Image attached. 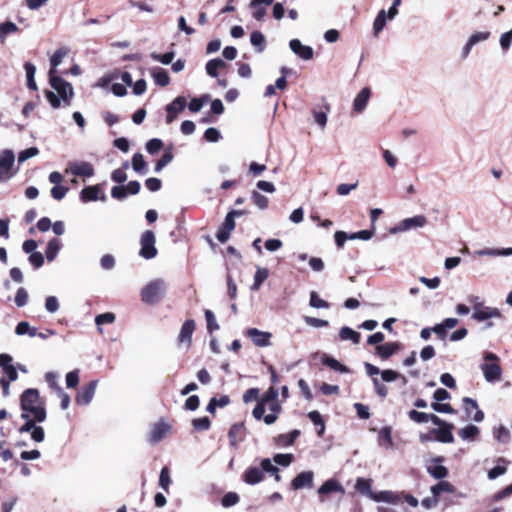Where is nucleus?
<instances>
[{
  "mask_svg": "<svg viewBox=\"0 0 512 512\" xmlns=\"http://www.w3.org/2000/svg\"><path fill=\"white\" fill-rule=\"evenodd\" d=\"M464 410L468 417H471L472 410H476L475 414L473 415V420L475 422H481L484 419V413L482 410L479 409L478 403L476 400L470 398V397H464L463 400Z\"/></svg>",
  "mask_w": 512,
  "mask_h": 512,
  "instance_id": "412c9836",
  "label": "nucleus"
},
{
  "mask_svg": "<svg viewBox=\"0 0 512 512\" xmlns=\"http://www.w3.org/2000/svg\"><path fill=\"white\" fill-rule=\"evenodd\" d=\"M70 171L75 176L92 177L94 175V167L89 162H78L70 167Z\"/></svg>",
  "mask_w": 512,
  "mask_h": 512,
  "instance_id": "5701e85b",
  "label": "nucleus"
},
{
  "mask_svg": "<svg viewBox=\"0 0 512 512\" xmlns=\"http://www.w3.org/2000/svg\"><path fill=\"white\" fill-rule=\"evenodd\" d=\"M246 427L244 422L233 424L228 431V439L230 446L236 447L237 444L244 440Z\"/></svg>",
  "mask_w": 512,
  "mask_h": 512,
  "instance_id": "a211bd4d",
  "label": "nucleus"
},
{
  "mask_svg": "<svg viewBox=\"0 0 512 512\" xmlns=\"http://www.w3.org/2000/svg\"><path fill=\"white\" fill-rule=\"evenodd\" d=\"M438 426L439 428L432 429L430 431V433L433 434L434 439L441 443H453L454 436L452 431L454 429V425L443 421V423Z\"/></svg>",
  "mask_w": 512,
  "mask_h": 512,
  "instance_id": "9b49d317",
  "label": "nucleus"
},
{
  "mask_svg": "<svg viewBox=\"0 0 512 512\" xmlns=\"http://www.w3.org/2000/svg\"><path fill=\"white\" fill-rule=\"evenodd\" d=\"M427 472L435 479H444L449 475L448 468L443 465H429Z\"/></svg>",
  "mask_w": 512,
  "mask_h": 512,
  "instance_id": "ea45409f",
  "label": "nucleus"
},
{
  "mask_svg": "<svg viewBox=\"0 0 512 512\" xmlns=\"http://www.w3.org/2000/svg\"><path fill=\"white\" fill-rule=\"evenodd\" d=\"M401 349L399 342H387L378 345L375 349V354L383 360L389 359L393 354Z\"/></svg>",
  "mask_w": 512,
  "mask_h": 512,
  "instance_id": "aec40b11",
  "label": "nucleus"
},
{
  "mask_svg": "<svg viewBox=\"0 0 512 512\" xmlns=\"http://www.w3.org/2000/svg\"><path fill=\"white\" fill-rule=\"evenodd\" d=\"M22 413L32 415L39 423L45 421L47 413L38 389L28 388L20 396Z\"/></svg>",
  "mask_w": 512,
  "mask_h": 512,
  "instance_id": "f257e3e1",
  "label": "nucleus"
},
{
  "mask_svg": "<svg viewBox=\"0 0 512 512\" xmlns=\"http://www.w3.org/2000/svg\"><path fill=\"white\" fill-rule=\"evenodd\" d=\"M128 167H129V163L127 161H125L122 164V168L115 169L111 173V179L114 182L119 183V184L124 183L127 180V174H126L125 170L128 169Z\"/></svg>",
  "mask_w": 512,
  "mask_h": 512,
  "instance_id": "49530a36",
  "label": "nucleus"
},
{
  "mask_svg": "<svg viewBox=\"0 0 512 512\" xmlns=\"http://www.w3.org/2000/svg\"><path fill=\"white\" fill-rule=\"evenodd\" d=\"M171 426L163 419L154 423L148 435V441L152 444L159 443L169 433Z\"/></svg>",
  "mask_w": 512,
  "mask_h": 512,
  "instance_id": "9d476101",
  "label": "nucleus"
},
{
  "mask_svg": "<svg viewBox=\"0 0 512 512\" xmlns=\"http://www.w3.org/2000/svg\"><path fill=\"white\" fill-rule=\"evenodd\" d=\"M61 248V242L58 238H52L48 244H47V248H46V251H45V254H46V258L48 261H53L59 250Z\"/></svg>",
  "mask_w": 512,
  "mask_h": 512,
  "instance_id": "72a5a7b5",
  "label": "nucleus"
},
{
  "mask_svg": "<svg viewBox=\"0 0 512 512\" xmlns=\"http://www.w3.org/2000/svg\"><path fill=\"white\" fill-rule=\"evenodd\" d=\"M227 64L220 58L211 59L206 63V72L209 76L215 78L218 76V70L225 68Z\"/></svg>",
  "mask_w": 512,
  "mask_h": 512,
  "instance_id": "c85d7f7f",
  "label": "nucleus"
},
{
  "mask_svg": "<svg viewBox=\"0 0 512 512\" xmlns=\"http://www.w3.org/2000/svg\"><path fill=\"white\" fill-rule=\"evenodd\" d=\"M239 501H240V497L237 493L228 492L222 497L221 504H222V506L228 508V507L236 505Z\"/></svg>",
  "mask_w": 512,
  "mask_h": 512,
  "instance_id": "bf43d9fd",
  "label": "nucleus"
},
{
  "mask_svg": "<svg viewBox=\"0 0 512 512\" xmlns=\"http://www.w3.org/2000/svg\"><path fill=\"white\" fill-rule=\"evenodd\" d=\"M290 49L299 57L304 60H310L313 58V49L310 46H305L298 39H292L289 43Z\"/></svg>",
  "mask_w": 512,
  "mask_h": 512,
  "instance_id": "4be33fe9",
  "label": "nucleus"
},
{
  "mask_svg": "<svg viewBox=\"0 0 512 512\" xmlns=\"http://www.w3.org/2000/svg\"><path fill=\"white\" fill-rule=\"evenodd\" d=\"M273 2L274 0H251L249 7L254 9L253 17L258 21L263 20L266 15V8L260 5L269 6Z\"/></svg>",
  "mask_w": 512,
  "mask_h": 512,
  "instance_id": "bb28decb",
  "label": "nucleus"
},
{
  "mask_svg": "<svg viewBox=\"0 0 512 512\" xmlns=\"http://www.w3.org/2000/svg\"><path fill=\"white\" fill-rule=\"evenodd\" d=\"M174 158V154L171 149L164 152L162 157L157 160L155 164V172H160L166 165H168Z\"/></svg>",
  "mask_w": 512,
  "mask_h": 512,
  "instance_id": "603ef678",
  "label": "nucleus"
},
{
  "mask_svg": "<svg viewBox=\"0 0 512 512\" xmlns=\"http://www.w3.org/2000/svg\"><path fill=\"white\" fill-rule=\"evenodd\" d=\"M381 378L384 382H392L398 378H401L404 384L407 383V379L404 375H401L400 373L392 369L383 370L381 372Z\"/></svg>",
  "mask_w": 512,
  "mask_h": 512,
  "instance_id": "3c124183",
  "label": "nucleus"
},
{
  "mask_svg": "<svg viewBox=\"0 0 512 512\" xmlns=\"http://www.w3.org/2000/svg\"><path fill=\"white\" fill-rule=\"evenodd\" d=\"M68 51L64 48H60L55 51V53L50 58L51 69L49 73L54 75L56 73V67L59 66L63 60V58L67 55Z\"/></svg>",
  "mask_w": 512,
  "mask_h": 512,
  "instance_id": "79ce46f5",
  "label": "nucleus"
},
{
  "mask_svg": "<svg viewBox=\"0 0 512 512\" xmlns=\"http://www.w3.org/2000/svg\"><path fill=\"white\" fill-rule=\"evenodd\" d=\"M146 162L141 153H135L132 157V168L135 172L144 174L146 172Z\"/></svg>",
  "mask_w": 512,
  "mask_h": 512,
  "instance_id": "a18cd8bd",
  "label": "nucleus"
},
{
  "mask_svg": "<svg viewBox=\"0 0 512 512\" xmlns=\"http://www.w3.org/2000/svg\"><path fill=\"white\" fill-rule=\"evenodd\" d=\"M308 418L311 420V422L315 426L319 427L317 433H318L319 436H322L324 434V431H325V422H324L321 414L318 411L313 410V411H310L308 413Z\"/></svg>",
  "mask_w": 512,
  "mask_h": 512,
  "instance_id": "c03bdc74",
  "label": "nucleus"
},
{
  "mask_svg": "<svg viewBox=\"0 0 512 512\" xmlns=\"http://www.w3.org/2000/svg\"><path fill=\"white\" fill-rule=\"evenodd\" d=\"M334 492L341 494L345 493L344 487L336 479H329L325 481L318 489L319 495H327Z\"/></svg>",
  "mask_w": 512,
  "mask_h": 512,
  "instance_id": "b1692460",
  "label": "nucleus"
},
{
  "mask_svg": "<svg viewBox=\"0 0 512 512\" xmlns=\"http://www.w3.org/2000/svg\"><path fill=\"white\" fill-rule=\"evenodd\" d=\"M115 314L112 313V312H107V313H103V314H99L96 316L95 318V323L98 325V326H101L103 324H111L115 321Z\"/></svg>",
  "mask_w": 512,
  "mask_h": 512,
  "instance_id": "338daca9",
  "label": "nucleus"
},
{
  "mask_svg": "<svg viewBox=\"0 0 512 512\" xmlns=\"http://www.w3.org/2000/svg\"><path fill=\"white\" fill-rule=\"evenodd\" d=\"M442 492L452 494L455 492V487L450 482L441 479V481L431 487V493L434 497H438Z\"/></svg>",
  "mask_w": 512,
  "mask_h": 512,
  "instance_id": "c756f323",
  "label": "nucleus"
},
{
  "mask_svg": "<svg viewBox=\"0 0 512 512\" xmlns=\"http://www.w3.org/2000/svg\"><path fill=\"white\" fill-rule=\"evenodd\" d=\"M172 483L170 477V470L167 466H164L160 471L159 486L166 492L169 493V488Z\"/></svg>",
  "mask_w": 512,
  "mask_h": 512,
  "instance_id": "37998d69",
  "label": "nucleus"
},
{
  "mask_svg": "<svg viewBox=\"0 0 512 512\" xmlns=\"http://www.w3.org/2000/svg\"><path fill=\"white\" fill-rule=\"evenodd\" d=\"M501 313L497 308L484 307L482 303L474 305L472 318L481 322L493 317H500Z\"/></svg>",
  "mask_w": 512,
  "mask_h": 512,
  "instance_id": "2eb2a0df",
  "label": "nucleus"
},
{
  "mask_svg": "<svg viewBox=\"0 0 512 512\" xmlns=\"http://www.w3.org/2000/svg\"><path fill=\"white\" fill-rule=\"evenodd\" d=\"M427 223V218L423 215H416L411 218L404 219L396 230L405 231L415 227H423Z\"/></svg>",
  "mask_w": 512,
  "mask_h": 512,
  "instance_id": "393cba45",
  "label": "nucleus"
},
{
  "mask_svg": "<svg viewBox=\"0 0 512 512\" xmlns=\"http://www.w3.org/2000/svg\"><path fill=\"white\" fill-rule=\"evenodd\" d=\"M269 273L270 272L268 268L258 267L254 275V282L251 286V289L253 291L259 290L264 281L269 277Z\"/></svg>",
  "mask_w": 512,
  "mask_h": 512,
  "instance_id": "473e14b6",
  "label": "nucleus"
},
{
  "mask_svg": "<svg viewBox=\"0 0 512 512\" xmlns=\"http://www.w3.org/2000/svg\"><path fill=\"white\" fill-rule=\"evenodd\" d=\"M386 12L385 10H381L378 15L376 16L374 23H373V29L375 35H377L386 25Z\"/></svg>",
  "mask_w": 512,
  "mask_h": 512,
  "instance_id": "13d9d810",
  "label": "nucleus"
},
{
  "mask_svg": "<svg viewBox=\"0 0 512 512\" xmlns=\"http://www.w3.org/2000/svg\"><path fill=\"white\" fill-rule=\"evenodd\" d=\"M300 436V431L295 429L286 434H280L275 438L276 444L279 446H291Z\"/></svg>",
  "mask_w": 512,
  "mask_h": 512,
  "instance_id": "cd10ccee",
  "label": "nucleus"
},
{
  "mask_svg": "<svg viewBox=\"0 0 512 512\" xmlns=\"http://www.w3.org/2000/svg\"><path fill=\"white\" fill-rule=\"evenodd\" d=\"M97 383V380H92L81 388L75 397V401L78 405H88L91 402L95 394Z\"/></svg>",
  "mask_w": 512,
  "mask_h": 512,
  "instance_id": "4468645a",
  "label": "nucleus"
},
{
  "mask_svg": "<svg viewBox=\"0 0 512 512\" xmlns=\"http://www.w3.org/2000/svg\"><path fill=\"white\" fill-rule=\"evenodd\" d=\"M250 41L258 52H262L265 48V37L260 31H253L250 35Z\"/></svg>",
  "mask_w": 512,
  "mask_h": 512,
  "instance_id": "de8ad7c7",
  "label": "nucleus"
},
{
  "mask_svg": "<svg viewBox=\"0 0 512 512\" xmlns=\"http://www.w3.org/2000/svg\"><path fill=\"white\" fill-rule=\"evenodd\" d=\"M321 362L322 364L328 366L329 368L341 373H346L349 371V369L345 365L341 364L338 360L326 354H323Z\"/></svg>",
  "mask_w": 512,
  "mask_h": 512,
  "instance_id": "2f4dec72",
  "label": "nucleus"
},
{
  "mask_svg": "<svg viewBox=\"0 0 512 512\" xmlns=\"http://www.w3.org/2000/svg\"><path fill=\"white\" fill-rule=\"evenodd\" d=\"M187 106V101L184 96L176 97L171 103L166 106V123H172L177 115L182 112Z\"/></svg>",
  "mask_w": 512,
  "mask_h": 512,
  "instance_id": "f8f14e48",
  "label": "nucleus"
},
{
  "mask_svg": "<svg viewBox=\"0 0 512 512\" xmlns=\"http://www.w3.org/2000/svg\"><path fill=\"white\" fill-rule=\"evenodd\" d=\"M269 410L271 411V413L265 415V417H264V422L267 425H271L277 421L279 414L282 411V406L278 401H276V402L270 403Z\"/></svg>",
  "mask_w": 512,
  "mask_h": 512,
  "instance_id": "7c9ffc66",
  "label": "nucleus"
},
{
  "mask_svg": "<svg viewBox=\"0 0 512 512\" xmlns=\"http://www.w3.org/2000/svg\"><path fill=\"white\" fill-rule=\"evenodd\" d=\"M378 437H379V441L384 442L387 446L391 447L393 445L391 427H388V426L383 427L379 431Z\"/></svg>",
  "mask_w": 512,
  "mask_h": 512,
  "instance_id": "680f3d73",
  "label": "nucleus"
},
{
  "mask_svg": "<svg viewBox=\"0 0 512 512\" xmlns=\"http://www.w3.org/2000/svg\"><path fill=\"white\" fill-rule=\"evenodd\" d=\"M205 318L207 322V330L209 333H213L219 329V325L216 322L214 313L211 310H205Z\"/></svg>",
  "mask_w": 512,
  "mask_h": 512,
  "instance_id": "0e129e2a",
  "label": "nucleus"
},
{
  "mask_svg": "<svg viewBox=\"0 0 512 512\" xmlns=\"http://www.w3.org/2000/svg\"><path fill=\"white\" fill-rule=\"evenodd\" d=\"M14 162L15 155L12 150H4L0 154V182H7L15 175Z\"/></svg>",
  "mask_w": 512,
  "mask_h": 512,
  "instance_id": "0eeeda50",
  "label": "nucleus"
},
{
  "mask_svg": "<svg viewBox=\"0 0 512 512\" xmlns=\"http://www.w3.org/2000/svg\"><path fill=\"white\" fill-rule=\"evenodd\" d=\"M156 236L152 230H146L142 233L140 238V251L139 255L144 259H152L156 257L158 251L155 246Z\"/></svg>",
  "mask_w": 512,
  "mask_h": 512,
  "instance_id": "423d86ee",
  "label": "nucleus"
},
{
  "mask_svg": "<svg viewBox=\"0 0 512 512\" xmlns=\"http://www.w3.org/2000/svg\"><path fill=\"white\" fill-rule=\"evenodd\" d=\"M192 426L197 431H207L211 427V421L207 416L195 418L192 420Z\"/></svg>",
  "mask_w": 512,
  "mask_h": 512,
  "instance_id": "864d4df0",
  "label": "nucleus"
},
{
  "mask_svg": "<svg viewBox=\"0 0 512 512\" xmlns=\"http://www.w3.org/2000/svg\"><path fill=\"white\" fill-rule=\"evenodd\" d=\"M309 304H310V306H311V307H313V308H324V309H327V308H329V307H330V304H329L327 301H325V300L321 299V298L319 297L318 293H317V292H315V291H312V292L310 293V301H309Z\"/></svg>",
  "mask_w": 512,
  "mask_h": 512,
  "instance_id": "6e6d98bb",
  "label": "nucleus"
},
{
  "mask_svg": "<svg viewBox=\"0 0 512 512\" xmlns=\"http://www.w3.org/2000/svg\"><path fill=\"white\" fill-rule=\"evenodd\" d=\"M49 82L51 87L58 92L63 101L70 104V99L73 96L72 85L62 77L56 74L52 75V73H49Z\"/></svg>",
  "mask_w": 512,
  "mask_h": 512,
  "instance_id": "6e6552de",
  "label": "nucleus"
},
{
  "mask_svg": "<svg viewBox=\"0 0 512 512\" xmlns=\"http://www.w3.org/2000/svg\"><path fill=\"white\" fill-rule=\"evenodd\" d=\"M230 403V398L227 395L221 396L219 399L212 397L206 407L209 413L214 414L217 407H225Z\"/></svg>",
  "mask_w": 512,
  "mask_h": 512,
  "instance_id": "e433bc0d",
  "label": "nucleus"
},
{
  "mask_svg": "<svg viewBox=\"0 0 512 512\" xmlns=\"http://www.w3.org/2000/svg\"><path fill=\"white\" fill-rule=\"evenodd\" d=\"M485 363L481 365L484 377L488 382H495L501 379L502 369L499 365V358L492 352H487L484 356Z\"/></svg>",
  "mask_w": 512,
  "mask_h": 512,
  "instance_id": "20e7f679",
  "label": "nucleus"
},
{
  "mask_svg": "<svg viewBox=\"0 0 512 512\" xmlns=\"http://www.w3.org/2000/svg\"><path fill=\"white\" fill-rule=\"evenodd\" d=\"M24 69L26 71L28 88L33 91L37 90V84L34 79L35 72H36L35 65L31 62H25Z\"/></svg>",
  "mask_w": 512,
  "mask_h": 512,
  "instance_id": "4c0bfd02",
  "label": "nucleus"
},
{
  "mask_svg": "<svg viewBox=\"0 0 512 512\" xmlns=\"http://www.w3.org/2000/svg\"><path fill=\"white\" fill-rule=\"evenodd\" d=\"M294 459L293 454H276L273 458L274 462L281 466H289Z\"/></svg>",
  "mask_w": 512,
  "mask_h": 512,
  "instance_id": "774afa93",
  "label": "nucleus"
},
{
  "mask_svg": "<svg viewBox=\"0 0 512 512\" xmlns=\"http://www.w3.org/2000/svg\"><path fill=\"white\" fill-rule=\"evenodd\" d=\"M278 468L274 466L269 458H264L260 462V467H249L242 475V480L249 485H255L264 480V473H276Z\"/></svg>",
  "mask_w": 512,
  "mask_h": 512,
  "instance_id": "f03ea898",
  "label": "nucleus"
},
{
  "mask_svg": "<svg viewBox=\"0 0 512 512\" xmlns=\"http://www.w3.org/2000/svg\"><path fill=\"white\" fill-rule=\"evenodd\" d=\"M196 324L193 319H187L182 324L180 332L177 337L178 345H185L187 348L192 346V336L195 332Z\"/></svg>",
  "mask_w": 512,
  "mask_h": 512,
  "instance_id": "1a4fd4ad",
  "label": "nucleus"
},
{
  "mask_svg": "<svg viewBox=\"0 0 512 512\" xmlns=\"http://www.w3.org/2000/svg\"><path fill=\"white\" fill-rule=\"evenodd\" d=\"M371 96V90L368 87L363 88L354 99L353 109L357 113H361L367 106Z\"/></svg>",
  "mask_w": 512,
  "mask_h": 512,
  "instance_id": "a878e982",
  "label": "nucleus"
},
{
  "mask_svg": "<svg viewBox=\"0 0 512 512\" xmlns=\"http://www.w3.org/2000/svg\"><path fill=\"white\" fill-rule=\"evenodd\" d=\"M80 199L83 203H88L92 201H106V195L101 191V187L99 184L86 186L80 192Z\"/></svg>",
  "mask_w": 512,
  "mask_h": 512,
  "instance_id": "ddd939ff",
  "label": "nucleus"
},
{
  "mask_svg": "<svg viewBox=\"0 0 512 512\" xmlns=\"http://www.w3.org/2000/svg\"><path fill=\"white\" fill-rule=\"evenodd\" d=\"M162 147H163V142H162V140H160L158 138H153L146 143V150L148 153H150L152 155L159 152L162 149Z\"/></svg>",
  "mask_w": 512,
  "mask_h": 512,
  "instance_id": "69168bd1",
  "label": "nucleus"
},
{
  "mask_svg": "<svg viewBox=\"0 0 512 512\" xmlns=\"http://www.w3.org/2000/svg\"><path fill=\"white\" fill-rule=\"evenodd\" d=\"M431 408L439 413L456 414L457 411L449 403H431Z\"/></svg>",
  "mask_w": 512,
  "mask_h": 512,
  "instance_id": "e2e57ef3",
  "label": "nucleus"
},
{
  "mask_svg": "<svg viewBox=\"0 0 512 512\" xmlns=\"http://www.w3.org/2000/svg\"><path fill=\"white\" fill-rule=\"evenodd\" d=\"M152 77L154 79V82L161 87H166L170 83L169 74L163 68H158L157 70L153 71Z\"/></svg>",
  "mask_w": 512,
  "mask_h": 512,
  "instance_id": "c9c22d12",
  "label": "nucleus"
},
{
  "mask_svg": "<svg viewBox=\"0 0 512 512\" xmlns=\"http://www.w3.org/2000/svg\"><path fill=\"white\" fill-rule=\"evenodd\" d=\"M21 418L26 420V421L19 428V432L20 433L30 432V431H32L36 427L35 423H37L38 421L35 420V418L32 415L27 414V413H22L21 414Z\"/></svg>",
  "mask_w": 512,
  "mask_h": 512,
  "instance_id": "8fccbe9b",
  "label": "nucleus"
},
{
  "mask_svg": "<svg viewBox=\"0 0 512 512\" xmlns=\"http://www.w3.org/2000/svg\"><path fill=\"white\" fill-rule=\"evenodd\" d=\"M246 335L252 340L254 345L258 347H266L270 345L271 333L260 331L257 328H249Z\"/></svg>",
  "mask_w": 512,
  "mask_h": 512,
  "instance_id": "dca6fc26",
  "label": "nucleus"
},
{
  "mask_svg": "<svg viewBox=\"0 0 512 512\" xmlns=\"http://www.w3.org/2000/svg\"><path fill=\"white\" fill-rule=\"evenodd\" d=\"M244 214L243 210H231L227 213L224 222L219 227L216 238L221 243H226L228 239L230 238L231 232L235 229L236 223H235V217L241 216Z\"/></svg>",
  "mask_w": 512,
  "mask_h": 512,
  "instance_id": "39448f33",
  "label": "nucleus"
},
{
  "mask_svg": "<svg viewBox=\"0 0 512 512\" xmlns=\"http://www.w3.org/2000/svg\"><path fill=\"white\" fill-rule=\"evenodd\" d=\"M251 199L253 203L260 209H266L269 205V199L257 191L252 192Z\"/></svg>",
  "mask_w": 512,
  "mask_h": 512,
  "instance_id": "4d7b16f0",
  "label": "nucleus"
},
{
  "mask_svg": "<svg viewBox=\"0 0 512 512\" xmlns=\"http://www.w3.org/2000/svg\"><path fill=\"white\" fill-rule=\"evenodd\" d=\"M479 428L475 425H468L462 429L459 430L458 434L459 436L464 440H471L474 441L479 436Z\"/></svg>",
  "mask_w": 512,
  "mask_h": 512,
  "instance_id": "f704fd0d",
  "label": "nucleus"
},
{
  "mask_svg": "<svg viewBox=\"0 0 512 512\" xmlns=\"http://www.w3.org/2000/svg\"><path fill=\"white\" fill-rule=\"evenodd\" d=\"M408 417L415 423H426L428 421H431L434 425H440L443 423V420L436 414H428L417 410H410L408 412Z\"/></svg>",
  "mask_w": 512,
  "mask_h": 512,
  "instance_id": "6ab92c4d",
  "label": "nucleus"
},
{
  "mask_svg": "<svg viewBox=\"0 0 512 512\" xmlns=\"http://www.w3.org/2000/svg\"><path fill=\"white\" fill-rule=\"evenodd\" d=\"M166 291L164 280L155 279L145 285L141 290V300L148 305L157 304L162 300Z\"/></svg>",
  "mask_w": 512,
  "mask_h": 512,
  "instance_id": "7ed1b4c3",
  "label": "nucleus"
},
{
  "mask_svg": "<svg viewBox=\"0 0 512 512\" xmlns=\"http://www.w3.org/2000/svg\"><path fill=\"white\" fill-rule=\"evenodd\" d=\"M209 99V95H203L199 98H192L188 104V108L192 113H196L201 110L205 102Z\"/></svg>",
  "mask_w": 512,
  "mask_h": 512,
  "instance_id": "5fc2aeb1",
  "label": "nucleus"
},
{
  "mask_svg": "<svg viewBox=\"0 0 512 512\" xmlns=\"http://www.w3.org/2000/svg\"><path fill=\"white\" fill-rule=\"evenodd\" d=\"M314 473L312 471H303L299 473L292 481L291 488L299 490L302 488H311L313 486Z\"/></svg>",
  "mask_w": 512,
  "mask_h": 512,
  "instance_id": "f3484780",
  "label": "nucleus"
},
{
  "mask_svg": "<svg viewBox=\"0 0 512 512\" xmlns=\"http://www.w3.org/2000/svg\"><path fill=\"white\" fill-rule=\"evenodd\" d=\"M339 336L342 340H351L354 344H359L361 340L360 333L347 326L341 328Z\"/></svg>",
  "mask_w": 512,
  "mask_h": 512,
  "instance_id": "58836bf2",
  "label": "nucleus"
},
{
  "mask_svg": "<svg viewBox=\"0 0 512 512\" xmlns=\"http://www.w3.org/2000/svg\"><path fill=\"white\" fill-rule=\"evenodd\" d=\"M21 418L26 420V421L19 428V432L20 433L30 432V431H32L36 427L35 423H37L38 421L35 420V418L32 415L27 414V413H22L21 414Z\"/></svg>",
  "mask_w": 512,
  "mask_h": 512,
  "instance_id": "09e8293b",
  "label": "nucleus"
},
{
  "mask_svg": "<svg viewBox=\"0 0 512 512\" xmlns=\"http://www.w3.org/2000/svg\"><path fill=\"white\" fill-rule=\"evenodd\" d=\"M355 488L358 492L369 496L371 499H373V496L377 495L371 491V482L369 479L358 478L355 484Z\"/></svg>",
  "mask_w": 512,
  "mask_h": 512,
  "instance_id": "a19ab883",
  "label": "nucleus"
},
{
  "mask_svg": "<svg viewBox=\"0 0 512 512\" xmlns=\"http://www.w3.org/2000/svg\"><path fill=\"white\" fill-rule=\"evenodd\" d=\"M279 395L278 389H276L274 386H271L260 398V401H262L264 404L267 403H273L277 401Z\"/></svg>",
  "mask_w": 512,
  "mask_h": 512,
  "instance_id": "052dcab7",
  "label": "nucleus"
}]
</instances>
